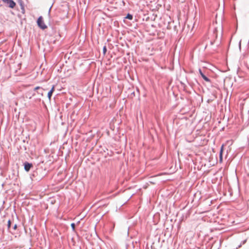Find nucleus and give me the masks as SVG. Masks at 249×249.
<instances>
[{"mask_svg":"<svg viewBox=\"0 0 249 249\" xmlns=\"http://www.w3.org/2000/svg\"><path fill=\"white\" fill-rule=\"evenodd\" d=\"M224 150V144H222L220 147V153H223Z\"/></svg>","mask_w":249,"mask_h":249,"instance_id":"13","label":"nucleus"},{"mask_svg":"<svg viewBox=\"0 0 249 249\" xmlns=\"http://www.w3.org/2000/svg\"><path fill=\"white\" fill-rule=\"evenodd\" d=\"M205 81L207 82H211V80L208 78L205 75H203L202 76V77Z\"/></svg>","mask_w":249,"mask_h":249,"instance_id":"9","label":"nucleus"},{"mask_svg":"<svg viewBox=\"0 0 249 249\" xmlns=\"http://www.w3.org/2000/svg\"><path fill=\"white\" fill-rule=\"evenodd\" d=\"M42 88H41V87H38V86L36 87H35V88H34V91H37V90H40V89H42Z\"/></svg>","mask_w":249,"mask_h":249,"instance_id":"12","label":"nucleus"},{"mask_svg":"<svg viewBox=\"0 0 249 249\" xmlns=\"http://www.w3.org/2000/svg\"><path fill=\"white\" fill-rule=\"evenodd\" d=\"M23 147H24V150H26V149H27L26 147L24 146Z\"/></svg>","mask_w":249,"mask_h":249,"instance_id":"18","label":"nucleus"},{"mask_svg":"<svg viewBox=\"0 0 249 249\" xmlns=\"http://www.w3.org/2000/svg\"><path fill=\"white\" fill-rule=\"evenodd\" d=\"M217 30L216 29H214L213 31V35L215 36V39L213 40H211L210 41V45H213L214 44H215L216 48L214 49V50H216L218 47L220 46L221 43V38H222V35H221L219 37H218L217 34Z\"/></svg>","mask_w":249,"mask_h":249,"instance_id":"1","label":"nucleus"},{"mask_svg":"<svg viewBox=\"0 0 249 249\" xmlns=\"http://www.w3.org/2000/svg\"><path fill=\"white\" fill-rule=\"evenodd\" d=\"M51 7H51L50 8V9H49V14H50V11H51Z\"/></svg>","mask_w":249,"mask_h":249,"instance_id":"19","label":"nucleus"},{"mask_svg":"<svg viewBox=\"0 0 249 249\" xmlns=\"http://www.w3.org/2000/svg\"><path fill=\"white\" fill-rule=\"evenodd\" d=\"M44 89L42 88V89H40V90H38L36 91V93L40 95L41 96H43V91H44Z\"/></svg>","mask_w":249,"mask_h":249,"instance_id":"7","label":"nucleus"},{"mask_svg":"<svg viewBox=\"0 0 249 249\" xmlns=\"http://www.w3.org/2000/svg\"><path fill=\"white\" fill-rule=\"evenodd\" d=\"M36 23L38 27L42 30H44L47 28V26L45 24L42 16H39L38 18Z\"/></svg>","mask_w":249,"mask_h":249,"instance_id":"2","label":"nucleus"},{"mask_svg":"<svg viewBox=\"0 0 249 249\" xmlns=\"http://www.w3.org/2000/svg\"><path fill=\"white\" fill-rule=\"evenodd\" d=\"M18 3H19L20 8L21 9V13L22 14H24L25 13V8H24V2L22 0H18Z\"/></svg>","mask_w":249,"mask_h":249,"instance_id":"6","label":"nucleus"},{"mask_svg":"<svg viewBox=\"0 0 249 249\" xmlns=\"http://www.w3.org/2000/svg\"><path fill=\"white\" fill-rule=\"evenodd\" d=\"M107 47L106 45H105L104 47H103V54L105 55L107 53Z\"/></svg>","mask_w":249,"mask_h":249,"instance_id":"10","label":"nucleus"},{"mask_svg":"<svg viewBox=\"0 0 249 249\" xmlns=\"http://www.w3.org/2000/svg\"><path fill=\"white\" fill-rule=\"evenodd\" d=\"M223 160V153H219V161L220 162H222Z\"/></svg>","mask_w":249,"mask_h":249,"instance_id":"11","label":"nucleus"},{"mask_svg":"<svg viewBox=\"0 0 249 249\" xmlns=\"http://www.w3.org/2000/svg\"><path fill=\"white\" fill-rule=\"evenodd\" d=\"M10 226H11V221L10 220H9L8 221V228H9L10 227Z\"/></svg>","mask_w":249,"mask_h":249,"instance_id":"16","label":"nucleus"},{"mask_svg":"<svg viewBox=\"0 0 249 249\" xmlns=\"http://www.w3.org/2000/svg\"><path fill=\"white\" fill-rule=\"evenodd\" d=\"M23 142H25V140H23Z\"/></svg>","mask_w":249,"mask_h":249,"instance_id":"21","label":"nucleus"},{"mask_svg":"<svg viewBox=\"0 0 249 249\" xmlns=\"http://www.w3.org/2000/svg\"><path fill=\"white\" fill-rule=\"evenodd\" d=\"M24 169L26 172H29L31 168H33V165L32 163L25 161L23 163Z\"/></svg>","mask_w":249,"mask_h":249,"instance_id":"4","label":"nucleus"},{"mask_svg":"<svg viewBox=\"0 0 249 249\" xmlns=\"http://www.w3.org/2000/svg\"><path fill=\"white\" fill-rule=\"evenodd\" d=\"M2 1L7 4L10 8H14L16 5V2L13 0H2Z\"/></svg>","mask_w":249,"mask_h":249,"instance_id":"3","label":"nucleus"},{"mask_svg":"<svg viewBox=\"0 0 249 249\" xmlns=\"http://www.w3.org/2000/svg\"><path fill=\"white\" fill-rule=\"evenodd\" d=\"M4 185L3 183L1 184V186L3 187Z\"/></svg>","mask_w":249,"mask_h":249,"instance_id":"22","label":"nucleus"},{"mask_svg":"<svg viewBox=\"0 0 249 249\" xmlns=\"http://www.w3.org/2000/svg\"><path fill=\"white\" fill-rule=\"evenodd\" d=\"M133 15L129 13H128L126 17L124 18V19H128L129 20H132L133 19Z\"/></svg>","mask_w":249,"mask_h":249,"instance_id":"8","label":"nucleus"},{"mask_svg":"<svg viewBox=\"0 0 249 249\" xmlns=\"http://www.w3.org/2000/svg\"><path fill=\"white\" fill-rule=\"evenodd\" d=\"M17 225H15L14 227V230H16L17 229Z\"/></svg>","mask_w":249,"mask_h":249,"instance_id":"17","label":"nucleus"},{"mask_svg":"<svg viewBox=\"0 0 249 249\" xmlns=\"http://www.w3.org/2000/svg\"><path fill=\"white\" fill-rule=\"evenodd\" d=\"M71 227L72 229V230L73 231H74L75 230V224L74 223H71Z\"/></svg>","mask_w":249,"mask_h":249,"instance_id":"15","label":"nucleus"},{"mask_svg":"<svg viewBox=\"0 0 249 249\" xmlns=\"http://www.w3.org/2000/svg\"><path fill=\"white\" fill-rule=\"evenodd\" d=\"M54 89H55V87L54 85H53V87H52L51 89H50V90L48 93L47 96L50 101L51 99V97L52 96L53 93L54 91Z\"/></svg>","mask_w":249,"mask_h":249,"instance_id":"5","label":"nucleus"},{"mask_svg":"<svg viewBox=\"0 0 249 249\" xmlns=\"http://www.w3.org/2000/svg\"><path fill=\"white\" fill-rule=\"evenodd\" d=\"M35 94H36V93H33V96H35Z\"/></svg>","mask_w":249,"mask_h":249,"instance_id":"20","label":"nucleus"},{"mask_svg":"<svg viewBox=\"0 0 249 249\" xmlns=\"http://www.w3.org/2000/svg\"><path fill=\"white\" fill-rule=\"evenodd\" d=\"M198 71H199V73L200 75H201V76L202 77V76L205 75V74L202 72L201 69H199Z\"/></svg>","mask_w":249,"mask_h":249,"instance_id":"14","label":"nucleus"}]
</instances>
